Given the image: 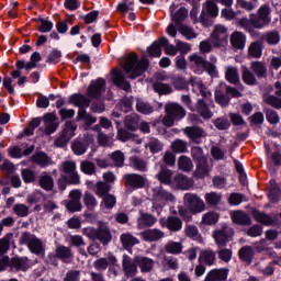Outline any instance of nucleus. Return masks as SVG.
I'll return each instance as SVG.
<instances>
[{"label": "nucleus", "mask_w": 281, "mask_h": 281, "mask_svg": "<svg viewBox=\"0 0 281 281\" xmlns=\"http://www.w3.org/2000/svg\"><path fill=\"white\" fill-rule=\"evenodd\" d=\"M261 38H265L268 45H278V43H280V32L269 31L265 35H262Z\"/></svg>", "instance_id": "nucleus-62"}, {"label": "nucleus", "mask_w": 281, "mask_h": 281, "mask_svg": "<svg viewBox=\"0 0 281 281\" xmlns=\"http://www.w3.org/2000/svg\"><path fill=\"white\" fill-rule=\"evenodd\" d=\"M171 19L178 27H181V25H183L181 23L188 19V9L183 7L178 9L175 13H171Z\"/></svg>", "instance_id": "nucleus-45"}, {"label": "nucleus", "mask_w": 281, "mask_h": 281, "mask_svg": "<svg viewBox=\"0 0 281 281\" xmlns=\"http://www.w3.org/2000/svg\"><path fill=\"white\" fill-rule=\"evenodd\" d=\"M121 67L125 71L130 80H135L139 78L142 74L148 71L150 67V61L147 58L143 57L139 59L137 53H130L122 61Z\"/></svg>", "instance_id": "nucleus-2"}, {"label": "nucleus", "mask_w": 281, "mask_h": 281, "mask_svg": "<svg viewBox=\"0 0 281 281\" xmlns=\"http://www.w3.org/2000/svg\"><path fill=\"white\" fill-rule=\"evenodd\" d=\"M189 69L194 74H203L204 71H207L210 76H214V74H216V66L198 54L189 56Z\"/></svg>", "instance_id": "nucleus-5"}, {"label": "nucleus", "mask_w": 281, "mask_h": 281, "mask_svg": "<svg viewBox=\"0 0 281 281\" xmlns=\"http://www.w3.org/2000/svg\"><path fill=\"white\" fill-rule=\"evenodd\" d=\"M80 170L83 175H88L91 177L97 170L95 165L91 160H82L80 162Z\"/></svg>", "instance_id": "nucleus-64"}, {"label": "nucleus", "mask_w": 281, "mask_h": 281, "mask_svg": "<svg viewBox=\"0 0 281 281\" xmlns=\"http://www.w3.org/2000/svg\"><path fill=\"white\" fill-rule=\"evenodd\" d=\"M55 257L58 260H61V262H71V259L74 258V252L71 251V248L67 246L59 245L55 249Z\"/></svg>", "instance_id": "nucleus-25"}, {"label": "nucleus", "mask_w": 281, "mask_h": 281, "mask_svg": "<svg viewBox=\"0 0 281 281\" xmlns=\"http://www.w3.org/2000/svg\"><path fill=\"white\" fill-rule=\"evenodd\" d=\"M14 238V234L9 233L4 237L0 238V256H3L10 251V243Z\"/></svg>", "instance_id": "nucleus-57"}, {"label": "nucleus", "mask_w": 281, "mask_h": 281, "mask_svg": "<svg viewBox=\"0 0 281 281\" xmlns=\"http://www.w3.org/2000/svg\"><path fill=\"white\" fill-rule=\"evenodd\" d=\"M36 166H40V168H47V166H52V157H49L45 151H37Z\"/></svg>", "instance_id": "nucleus-56"}, {"label": "nucleus", "mask_w": 281, "mask_h": 281, "mask_svg": "<svg viewBox=\"0 0 281 281\" xmlns=\"http://www.w3.org/2000/svg\"><path fill=\"white\" fill-rule=\"evenodd\" d=\"M15 67L16 69L11 72V78H20L18 85H25V77H21V70L25 69V71H32V69L36 68V52L31 55V60L27 63L23 59L16 60Z\"/></svg>", "instance_id": "nucleus-8"}, {"label": "nucleus", "mask_w": 281, "mask_h": 281, "mask_svg": "<svg viewBox=\"0 0 281 281\" xmlns=\"http://www.w3.org/2000/svg\"><path fill=\"white\" fill-rule=\"evenodd\" d=\"M106 91V80L102 78H98L92 80L87 89L88 98L92 100H100L102 98V93Z\"/></svg>", "instance_id": "nucleus-11"}, {"label": "nucleus", "mask_w": 281, "mask_h": 281, "mask_svg": "<svg viewBox=\"0 0 281 281\" xmlns=\"http://www.w3.org/2000/svg\"><path fill=\"white\" fill-rule=\"evenodd\" d=\"M154 196L160 203H172L175 201V195L164 189L158 190Z\"/></svg>", "instance_id": "nucleus-52"}, {"label": "nucleus", "mask_w": 281, "mask_h": 281, "mask_svg": "<svg viewBox=\"0 0 281 281\" xmlns=\"http://www.w3.org/2000/svg\"><path fill=\"white\" fill-rule=\"evenodd\" d=\"M135 262L140 270V273H150L155 269V260L144 256H136Z\"/></svg>", "instance_id": "nucleus-21"}, {"label": "nucleus", "mask_w": 281, "mask_h": 281, "mask_svg": "<svg viewBox=\"0 0 281 281\" xmlns=\"http://www.w3.org/2000/svg\"><path fill=\"white\" fill-rule=\"evenodd\" d=\"M140 237L145 243H157L166 237V233L159 228H149L143 231Z\"/></svg>", "instance_id": "nucleus-17"}, {"label": "nucleus", "mask_w": 281, "mask_h": 281, "mask_svg": "<svg viewBox=\"0 0 281 281\" xmlns=\"http://www.w3.org/2000/svg\"><path fill=\"white\" fill-rule=\"evenodd\" d=\"M265 104H268V106H272V109H277L280 111L281 109V98L278 97L277 94H268L263 98Z\"/></svg>", "instance_id": "nucleus-59"}, {"label": "nucleus", "mask_w": 281, "mask_h": 281, "mask_svg": "<svg viewBox=\"0 0 281 281\" xmlns=\"http://www.w3.org/2000/svg\"><path fill=\"white\" fill-rule=\"evenodd\" d=\"M130 166L134 168V170H138V172H146V170H148V162L137 156L130 158Z\"/></svg>", "instance_id": "nucleus-40"}, {"label": "nucleus", "mask_w": 281, "mask_h": 281, "mask_svg": "<svg viewBox=\"0 0 281 281\" xmlns=\"http://www.w3.org/2000/svg\"><path fill=\"white\" fill-rule=\"evenodd\" d=\"M109 157L116 168H124V161H126V156H124L122 150H115L110 154Z\"/></svg>", "instance_id": "nucleus-55"}, {"label": "nucleus", "mask_w": 281, "mask_h": 281, "mask_svg": "<svg viewBox=\"0 0 281 281\" xmlns=\"http://www.w3.org/2000/svg\"><path fill=\"white\" fill-rule=\"evenodd\" d=\"M136 111H138V113H142L143 115H150V113H153V111H155V109L153 108V105H150V103H148L142 99H137L136 100Z\"/></svg>", "instance_id": "nucleus-53"}, {"label": "nucleus", "mask_w": 281, "mask_h": 281, "mask_svg": "<svg viewBox=\"0 0 281 281\" xmlns=\"http://www.w3.org/2000/svg\"><path fill=\"white\" fill-rule=\"evenodd\" d=\"M164 45H168V38L161 37L160 40L154 42L148 48V55L151 56V58H160L161 57V47Z\"/></svg>", "instance_id": "nucleus-28"}, {"label": "nucleus", "mask_w": 281, "mask_h": 281, "mask_svg": "<svg viewBox=\"0 0 281 281\" xmlns=\"http://www.w3.org/2000/svg\"><path fill=\"white\" fill-rule=\"evenodd\" d=\"M248 56L250 58H262V42H251L248 46Z\"/></svg>", "instance_id": "nucleus-46"}, {"label": "nucleus", "mask_w": 281, "mask_h": 281, "mask_svg": "<svg viewBox=\"0 0 281 281\" xmlns=\"http://www.w3.org/2000/svg\"><path fill=\"white\" fill-rule=\"evenodd\" d=\"M145 148H148L153 155L156 153H161L164 150V144L159 139L151 137L148 143H146Z\"/></svg>", "instance_id": "nucleus-54"}, {"label": "nucleus", "mask_w": 281, "mask_h": 281, "mask_svg": "<svg viewBox=\"0 0 281 281\" xmlns=\"http://www.w3.org/2000/svg\"><path fill=\"white\" fill-rule=\"evenodd\" d=\"M171 187L178 190H191V188H194V180L183 173H177Z\"/></svg>", "instance_id": "nucleus-14"}, {"label": "nucleus", "mask_w": 281, "mask_h": 281, "mask_svg": "<svg viewBox=\"0 0 281 281\" xmlns=\"http://www.w3.org/2000/svg\"><path fill=\"white\" fill-rule=\"evenodd\" d=\"M183 133L193 144H199L203 137H207V133L201 126H188Z\"/></svg>", "instance_id": "nucleus-13"}, {"label": "nucleus", "mask_w": 281, "mask_h": 281, "mask_svg": "<svg viewBox=\"0 0 281 281\" xmlns=\"http://www.w3.org/2000/svg\"><path fill=\"white\" fill-rule=\"evenodd\" d=\"M123 183L126 190H142L146 188L148 179L139 173H126L123 176Z\"/></svg>", "instance_id": "nucleus-9"}, {"label": "nucleus", "mask_w": 281, "mask_h": 281, "mask_svg": "<svg viewBox=\"0 0 281 281\" xmlns=\"http://www.w3.org/2000/svg\"><path fill=\"white\" fill-rule=\"evenodd\" d=\"M111 192V184L104 182V181H99L95 183V190L94 193L99 199H103Z\"/></svg>", "instance_id": "nucleus-50"}, {"label": "nucleus", "mask_w": 281, "mask_h": 281, "mask_svg": "<svg viewBox=\"0 0 281 281\" xmlns=\"http://www.w3.org/2000/svg\"><path fill=\"white\" fill-rule=\"evenodd\" d=\"M157 223V217L150 213H140L137 220L138 229H146V227H153Z\"/></svg>", "instance_id": "nucleus-31"}, {"label": "nucleus", "mask_w": 281, "mask_h": 281, "mask_svg": "<svg viewBox=\"0 0 281 281\" xmlns=\"http://www.w3.org/2000/svg\"><path fill=\"white\" fill-rule=\"evenodd\" d=\"M256 256V251L251 246H244L238 251V258L245 265H251L254 262V258Z\"/></svg>", "instance_id": "nucleus-26"}, {"label": "nucleus", "mask_w": 281, "mask_h": 281, "mask_svg": "<svg viewBox=\"0 0 281 281\" xmlns=\"http://www.w3.org/2000/svg\"><path fill=\"white\" fill-rule=\"evenodd\" d=\"M124 126L128 131H135L139 126V115L133 113L125 117Z\"/></svg>", "instance_id": "nucleus-51"}, {"label": "nucleus", "mask_w": 281, "mask_h": 281, "mask_svg": "<svg viewBox=\"0 0 281 281\" xmlns=\"http://www.w3.org/2000/svg\"><path fill=\"white\" fill-rule=\"evenodd\" d=\"M241 80L243 82H245V85H248V87H256V85H258V79L256 78V75L254 74V71L249 70V68H243Z\"/></svg>", "instance_id": "nucleus-42"}, {"label": "nucleus", "mask_w": 281, "mask_h": 281, "mask_svg": "<svg viewBox=\"0 0 281 281\" xmlns=\"http://www.w3.org/2000/svg\"><path fill=\"white\" fill-rule=\"evenodd\" d=\"M153 89L159 95H170V93H172V86H170V83H166V82H161V81L154 82Z\"/></svg>", "instance_id": "nucleus-47"}, {"label": "nucleus", "mask_w": 281, "mask_h": 281, "mask_svg": "<svg viewBox=\"0 0 281 281\" xmlns=\"http://www.w3.org/2000/svg\"><path fill=\"white\" fill-rule=\"evenodd\" d=\"M252 218L256 221V223H260L261 225H273V217L271 215L261 212L259 210H254L252 211Z\"/></svg>", "instance_id": "nucleus-37"}, {"label": "nucleus", "mask_w": 281, "mask_h": 281, "mask_svg": "<svg viewBox=\"0 0 281 281\" xmlns=\"http://www.w3.org/2000/svg\"><path fill=\"white\" fill-rule=\"evenodd\" d=\"M37 183L45 192H52L54 190V177L47 172H43L38 177Z\"/></svg>", "instance_id": "nucleus-33"}, {"label": "nucleus", "mask_w": 281, "mask_h": 281, "mask_svg": "<svg viewBox=\"0 0 281 281\" xmlns=\"http://www.w3.org/2000/svg\"><path fill=\"white\" fill-rule=\"evenodd\" d=\"M231 218L235 225H251V217L244 211H235L232 213Z\"/></svg>", "instance_id": "nucleus-36"}, {"label": "nucleus", "mask_w": 281, "mask_h": 281, "mask_svg": "<svg viewBox=\"0 0 281 281\" xmlns=\"http://www.w3.org/2000/svg\"><path fill=\"white\" fill-rule=\"evenodd\" d=\"M68 102L69 104H72V106H77L79 111H85V109H89L91 105V100L80 93L70 95Z\"/></svg>", "instance_id": "nucleus-20"}, {"label": "nucleus", "mask_w": 281, "mask_h": 281, "mask_svg": "<svg viewBox=\"0 0 281 281\" xmlns=\"http://www.w3.org/2000/svg\"><path fill=\"white\" fill-rule=\"evenodd\" d=\"M229 29L223 24H217L214 26L210 41L213 47L220 49L221 47H226L229 44Z\"/></svg>", "instance_id": "nucleus-6"}, {"label": "nucleus", "mask_w": 281, "mask_h": 281, "mask_svg": "<svg viewBox=\"0 0 281 281\" xmlns=\"http://www.w3.org/2000/svg\"><path fill=\"white\" fill-rule=\"evenodd\" d=\"M204 199H205L206 205L216 207V205H218V203H221V201L223 200V194L215 191H211L209 193H205Z\"/></svg>", "instance_id": "nucleus-49"}, {"label": "nucleus", "mask_w": 281, "mask_h": 281, "mask_svg": "<svg viewBox=\"0 0 281 281\" xmlns=\"http://www.w3.org/2000/svg\"><path fill=\"white\" fill-rule=\"evenodd\" d=\"M234 238V228L224 224L221 228L213 232V239L217 247H227V243Z\"/></svg>", "instance_id": "nucleus-10"}, {"label": "nucleus", "mask_w": 281, "mask_h": 281, "mask_svg": "<svg viewBox=\"0 0 281 281\" xmlns=\"http://www.w3.org/2000/svg\"><path fill=\"white\" fill-rule=\"evenodd\" d=\"M88 148H89V145H87V143H83L81 140H74L71 143V150L78 156L85 155Z\"/></svg>", "instance_id": "nucleus-63"}, {"label": "nucleus", "mask_w": 281, "mask_h": 281, "mask_svg": "<svg viewBox=\"0 0 281 281\" xmlns=\"http://www.w3.org/2000/svg\"><path fill=\"white\" fill-rule=\"evenodd\" d=\"M191 157L195 164L207 160V156L203 153V148L199 146L191 148Z\"/></svg>", "instance_id": "nucleus-60"}, {"label": "nucleus", "mask_w": 281, "mask_h": 281, "mask_svg": "<svg viewBox=\"0 0 281 281\" xmlns=\"http://www.w3.org/2000/svg\"><path fill=\"white\" fill-rule=\"evenodd\" d=\"M161 227H166L169 232L177 234L183 229V221L179 216L169 215L166 221L160 222Z\"/></svg>", "instance_id": "nucleus-16"}, {"label": "nucleus", "mask_w": 281, "mask_h": 281, "mask_svg": "<svg viewBox=\"0 0 281 281\" xmlns=\"http://www.w3.org/2000/svg\"><path fill=\"white\" fill-rule=\"evenodd\" d=\"M204 10L211 19H216V16H218V5L214 0H206L204 3Z\"/></svg>", "instance_id": "nucleus-58"}, {"label": "nucleus", "mask_w": 281, "mask_h": 281, "mask_svg": "<svg viewBox=\"0 0 281 281\" xmlns=\"http://www.w3.org/2000/svg\"><path fill=\"white\" fill-rule=\"evenodd\" d=\"M9 267L14 271H27L30 269V261L27 258L13 257L10 259Z\"/></svg>", "instance_id": "nucleus-32"}, {"label": "nucleus", "mask_w": 281, "mask_h": 281, "mask_svg": "<svg viewBox=\"0 0 281 281\" xmlns=\"http://www.w3.org/2000/svg\"><path fill=\"white\" fill-rule=\"evenodd\" d=\"M175 175V172L168 168H162L158 175H157V179L158 181H160L161 183H164V186H172L173 183V179L172 178Z\"/></svg>", "instance_id": "nucleus-38"}, {"label": "nucleus", "mask_w": 281, "mask_h": 281, "mask_svg": "<svg viewBox=\"0 0 281 281\" xmlns=\"http://www.w3.org/2000/svg\"><path fill=\"white\" fill-rule=\"evenodd\" d=\"M247 44V35L240 31H235L231 34V45L234 49H245Z\"/></svg>", "instance_id": "nucleus-24"}, {"label": "nucleus", "mask_w": 281, "mask_h": 281, "mask_svg": "<svg viewBox=\"0 0 281 281\" xmlns=\"http://www.w3.org/2000/svg\"><path fill=\"white\" fill-rule=\"evenodd\" d=\"M250 69L257 78H267L269 71L267 69V64L265 61H252L250 64Z\"/></svg>", "instance_id": "nucleus-35"}, {"label": "nucleus", "mask_w": 281, "mask_h": 281, "mask_svg": "<svg viewBox=\"0 0 281 281\" xmlns=\"http://www.w3.org/2000/svg\"><path fill=\"white\" fill-rule=\"evenodd\" d=\"M199 262L206 265V267H214L216 265V251L212 249H204L200 252Z\"/></svg>", "instance_id": "nucleus-29"}, {"label": "nucleus", "mask_w": 281, "mask_h": 281, "mask_svg": "<svg viewBox=\"0 0 281 281\" xmlns=\"http://www.w3.org/2000/svg\"><path fill=\"white\" fill-rule=\"evenodd\" d=\"M82 234L90 240H99V243L104 246L113 240L111 229L104 224H100L98 228L88 226L82 229Z\"/></svg>", "instance_id": "nucleus-4"}, {"label": "nucleus", "mask_w": 281, "mask_h": 281, "mask_svg": "<svg viewBox=\"0 0 281 281\" xmlns=\"http://www.w3.org/2000/svg\"><path fill=\"white\" fill-rule=\"evenodd\" d=\"M171 150L177 154L188 153V143L178 138L171 143Z\"/></svg>", "instance_id": "nucleus-61"}, {"label": "nucleus", "mask_w": 281, "mask_h": 281, "mask_svg": "<svg viewBox=\"0 0 281 281\" xmlns=\"http://www.w3.org/2000/svg\"><path fill=\"white\" fill-rule=\"evenodd\" d=\"M195 111L203 120H212L214 117V113L210 110V101H204V99L196 101Z\"/></svg>", "instance_id": "nucleus-19"}, {"label": "nucleus", "mask_w": 281, "mask_h": 281, "mask_svg": "<svg viewBox=\"0 0 281 281\" xmlns=\"http://www.w3.org/2000/svg\"><path fill=\"white\" fill-rule=\"evenodd\" d=\"M165 116L161 124L167 128L175 126L176 122H181L188 115L186 108L177 102H169L165 104Z\"/></svg>", "instance_id": "nucleus-3"}, {"label": "nucleus", "mask_w": 281, "mask_h": 281, "mask_svg": "<svg viewBox=\"0 0 281 281\" xmlns=\"http://www.w3.org/2000/svg\"><path fill=\"white\" fill-rule=\"evenodd\" d=\"M165 251L172 256H179V254H183V244L181 241L170 240L165 245Z\"/></svg>", "instance_id": "nucleus-39"}, {"label": "nucleus", "mask_w": 281, "mask_h": 281, "mask_svg": "<svg viewBox=\"0 0 281 281\" xmlns=\"http://www.w3.org/2000/svg\"><path fill=\"white\" fill-rule=\"evenodd\" d=\"M271 23V7L262 4L257 15L251 14L250 19L241 18L237 21V25L248 32L252 38H260V32L256 30H262L266 25Z\"/></svg>", "instance_id": "nucleus-1"}, {"label": "nucleus", "mask_w": 281, "mask_h": 281, "mask_svg": "<svg viewBox=\"0 0 281 281\" xmlns=\"http://www.w3.org/2000/svg\"><path fill=\"white\" fill-rule=\"evenodd\" d=\"M210 172H212V166L206 160H202L196 162L195 170L193 172L194 179H205V177H210Z\"/></svg>", "instance_id": "nucleus-22"}, {"label": "nucleus", "mask_w": 281, "mask_h": 281, "mask_svg": "<svg viewBox=\"0 0 281 281\" xmlns=\"http://www.w3.org/2000/svg\"><path fill=\"white\" fill-rule=\"evenodd\" d=\"M184 203H187L191 214H201L205 212V202L196 193H186Z\"/></svg>", "instance_id": "nucleus-12"}, {"label": "nucleus", "mask_w": 281, "mask_h": 281, "mask_svg": "<svg viewBox=\"0 0 281 281\" xmlns=\"http://www.w3.org/2000/svg\"><path fill=\"white\" fill-rule=\"evenodd\" d=\"M137 267L138 266L137 262H135V257L132 259L128 257V255L123 256L122 269L126 278H135L137 276Z\"/></svg>", "instance_id": "nucleus-15"}, {"label": "nucleus", "mask_w": 281, "mask_h": 281, "mask_svg": "<svg viewBox=\"0 0 281 281\" xmlns=\"http://www.w3.org/2000/svg\"><path fill=\"white\" fill-rule=\"evenodd\" d=\"M231 98L225 93V89L220 87L215 90V102L220 104V106H228Z\"/></svg>", "instance_id": "nucleus-43"}, {"label": "nucleus", "mask_w": 281, "mask_h": 281, "mask_svg": "<svg viewBox=\"0 0 281 281\" xmlns=\"http://www.w3.org/2000/svg\"><path fill=\"white\" fill-rule=\"evenodd\" d=\"M120 241L122 244V247L126 249V251H131L135 245H139V239L135 237L131 233H123L120 236Z\"/></svg>", "instance_id": "nucleus-30"}, {"label": "nucleus", "mask_w": 281, "mask_h": 281, "mask_svg": "<svg viewBox=\"0 0 281 281\" xmlns=\"http://www.w3.org/2000/svg\"><path fill=\"white\" fill-rule=\"evenodd\" d=\"M44 133L45 135H52V133H56L58 130V121L56 115L49 113L44 116Z\"/></svg>", "instance_id": "nucleus-27"}, {"label": "nucleus", "mask_w": 281, "mask_h": 281, "mask_svg": "<svg viewBox=\"0 0 281 281\" xmlns=\"http://www.w3.org/2000/svg\"><path fill=\"white\" fill-rule=\"evenodd\" d=\"M225 78L231 85H238V82H240V75L238 74V68L227 67Z\"/></svg>", "instance_id": "nucleus-48"}, {"label": "nucleus", "mask_w": 281, "mask_h": 281, "mask_svg": "<svg viewBox=\"0 0 281 281\" xmlns=\"http://www.w3.org/2000/svg\"><path fill=\"white\" fill-rule=\"evenodd\" d=\"M178 168L182 172H192L194 169V164L192 162V159L188 156H180L178 158Z\"/></svg>", "instance_id": "nucleus-44"}, {"label": "nucleus", "mask_w": 281, "mask_h": 281, "mask_svg": "<svg viewBox=\"0 0 281 281\" xmlns=\"http://www.w3.org/2000/svg\"><path fill=\"white\" fill-rule=\"evenodd\" d=\"M117 263V258L114 255L109 254L105 258H99L94 261L93 267L97 271H106L109 266H115Z\"/></svg>", "instance_id": "nucleus-23"}, {"label": "nucleus", "mask_w": 281, "mask_h": 281, "mask_svg": "<svg viewBox=\"0 0 281 281\" xmlns=\"http://www.w3.org/2000/svg\"><path fill=\"white\" fill-rule=\"evenodd\" d=\"M193 89L199 91V95L203 97L204 102H209L210 104H214L212 100V92L203 85V81H196L193 83Z\"/></svg>", "instance_id": "nucleus-34"}, {"label": "nucleus", "mask_w": 281, "mask_h": 281, "mask_svg": "<svg viewBox=\"0 0 281 281\" xmlns=\"http://www.w3.org/2000/svg\"><path fill=\"white\" fill-rule=\"evenodd\" d=\"M21 245H27L32 254H36V237L30 233H24L20 238Z\"/></svg>", "instance_id": "nucleus-41"}, {"label": "nucleus", "mask_w": 281, "mask_h": 281, "mask_svg": "<svg viewBox=\"0 0 281 281\" xmlns=\"http://www.w3.org/2000/svg\"><path fill=\"white\" fill-rule=\"evenodd\" d=\"M112 80L119 89H123V91H131V82L126 80L122 70L117 68L112 69Z\"/></svg>", "instance_id": "nucleus-18"}, {"label": "nucleus", "mask_w": 281, "mask_h": 281, "mask_svg": "<svg viewBox=\"0 0 281 281\" xmlns=\"http://www.w3.org/2000/svg\"><path fill=\"white\" fill-rule=\"evenodd\" d=\"M59 172L68 177V186H80V173H78V166L74 160H65L59 166Z\"/></svg>", "instance_id": "nucleus-7"}]
</instances>
